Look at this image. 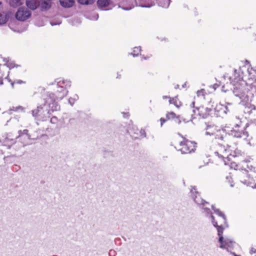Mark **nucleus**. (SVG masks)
Listing matches in <instances>:
<instances>
[{
  "label": "nucleus",
  "instance_id": "obj_1",
  "mask_svg": "<svg viewBox=\"0 0 256 256\" xmlns=\"http://www.w3.org/2000/svg\"><path fill=\"white\" fill-rule=\"evenodd\" d=\"M44 103L38 106L32 110V116L36 120L46 121L50 117L51 112L60 110V106L55 102L54 93L47 92L43 96Z\"/></svg>",
  "mask_w": 256,
  "mask_h": 256
},
{
  "label": "nucleus",
  "instance_id": "obj_2",
  "mask_svg": "<svg viewBox=\"0 0 256 256\" xmlns=\"http://www.w3.org/2000/svg\"><path fill=\"white\" fill-rule=\"evenodd\" d=\"M212 220V223L213 226L216 228L218 230V234L219 236L218 242L220 244V248H226L228 250L229 249H232L233 248V244L234 242L232 240H230L228 238L224 239L222 236V234L224 232V228H223L222 225L218 226L217 222L215 221L214 218L212 216V214L209 215V216Z\"/></svg>",
  "mask_w": 256,
  "mask_h": 256
},
{
  "label": "nucleus",
  "instance_id": "obj_3",
  "mask_svg": "<svg viewBox=\"0 0 256 256\" xmlns=\"http://www.w3.org/2000/svg\"><path fill=\"white\" fill-rule=\"evenodd\" d=\"M248 126V124L246 123L244 126L238 118L236 117V122L231 130L229 132V134L236 138H246L248 136V132L246 130Z\"/></svg>",
  "mask_w": 256,
  "mask_h": 256
},
{
  "label": "nucleus",
  "instance_id": "obj_4",
  "mask_svg": "<svg viewBox=\"0 0 256 256\" xmlns=\"http://www.w3.org/2000/svg\"><path fill=\"white\" fill-rule=\"evenodd\" d=\"M30 17H10V28L15 32H22L26 29L28 24L25 22Z\"/></svg>",
  "mask_w": 256,
  "mask_h": 256
},
{
  "label": "nucleus",
  "instance_id": "obj_5",
  "mask_svg": "<svg viewBox=\"0 0 256 256\" xmlns=\"http://www.w3.org/2000/svg\"><path fill=\"white\" fill-rule=\"evenodd\" d=\"M190 192L192 198L194 202L202 210V212L206 216H208L212 213L210 209L206 206L207 205H209V203L200 196V195L198 192L196 190V187L195 186H192L190 190Z\"/></svg>",
  "mask_w": 256,
  "mask_h": 256
},
{
  "label": "nucleus",
  "instance_id": "obj_6",
  "mask_svg": "<svg viewBox=\"0 0 256 256\" xmlns=\"http://www.w3.org/2000/svg\"><path fill=\"white\" fill-rule=\"evenodd\" d=\"M55 82H56L58 90L56 94H54L55 97V102H56V100H62L67 95L68 91L66 89L70 86L71 82L70 80H64L60 78L56 79Z\"/></svg>",
  "mask_w": 256,
  "mask_h": 256
},
{
  "label": "nucleus",
  "instance_id": "obj_7",
  "mask_svg": "<svg viewBox=\"0 0 256 256\" xmlns=\"http://www.w3.org/2000/svg\"><path fill=\"white\" fill-rule=\"evenodd\" d=\"M232 92L234 95L240 100H244L247 98L246 92H248L246 84L243 83H236L234 84Z\"/></svg>",
  "mask_w": 256,
  "mask_h": 256
},
{
  "label": "nucleus",
  "instance_id": "obj_8",
  "mask_svg": "<svg viewBox=\"0 0 256 256\" xmlns=\"http://www.w3.org/2000/svg\"><path fill=\"white\" fill-rule=\"evenodd\" d=\"M196 144L195 142L184 138L183 141L180 142L181 148L177 150L182 154H190L194 151Z\"/></svg>",
  "mask_w": 256,
  "mask_h": 256
},
{
  "label": "nucleus",
  "instance_id": "obj_9",
  "mask_svg": "<svg viewBox=\"0 0 256 256\" xmlns=\"http://www.w3.org/2000/svg\"><path fill=\"white\" fill-rule=\"evenodd\" d=\"M212 110L208 108H204L200 106L192 110V112L194 115L200 116L203 118H206L210 114Z\"/></svg>",
  "mask_w": 256,
  "mask_h": 256
},
{
  "label": "nucleus",
  "instance_id": "obj_10",
  "mask_svg": "<svg viewBox=\"0 0 256 256\" xmlns=\"http://www.w3.org/2000/svg\"><path fill=\"white\" fill-rule=\"evenodd\" d=\"M52 2L50 0H40L38 6L42 12L47 11L52 7Z\"/></svg>",
  "mask_w": 256,
  "mask_h": 256
},
{
  "label": "nucleus",
  "instance_id": "obj_11",
  "mask_svg": "<svg viewBox=\"0 0 256 256\" xmlns=\"http://www.w3.org/2000/svg\"><path fill=\"white\" fill-rule=\"evenodd\" d=\"M226 108L225 107V105L222 104H217L214 109V114L217 116L222 117L226 114Z\"/></svg>",
  "mask_w": 256,
  "mask_h": 256
},
{
  "label": "nucleus",
  "instance_id": "obj_12",
  "mask_svg": "<svg viewBox=\"0 0 256 256\" xmlns=\"http://www.w3.org/2000/svg\"><path fill=\"white\" fill-rule=\"evenodd\" d=\"M3 137L4 138L2 139L0 141L3 142L4 145L8 146V149L10 148L11 145L16 142V138H11V136L10 134H6Z\"/></svg>",
  "mask_w": 256,
  "mask_h": 256
},
{
  "label": "nucleus",
  "instance_id": "obj_13",
  "mask_svg": "<svg viewBox=\"0 0 256 256\" xmlns=\"http://www.w3.org/2000/svg\"><path fill=\"white\" fill-rule=\"evenodd\" d=\"M244 112L250 118L256 116V107L254 105L250 104V106H246L244 110Z\"/></svg>",
  "mask_w": 256,
  "mask_h": 256
},
{
  "label": "nucleus",
  "instance_id": "obj_14",
  "mask_svg": "<svg viewBox=\"0 0 256 256\" xmlns=\"http://www.w3.org/2000/svg\"><path fill=\"white\" fill-rule=\"evenodd\" d=\"M110 2V0H98L97 4L100 10H109L108 6Z\"/></svg>",
  "mask_w": 256,
  "mask_h": 256
},
{
  "label": "nucleus",
  "instance_id": "obj_15",
  "mask_svg": "<svg viewBox=\"0 0 256 256\" xmlns=\"http://www.w3.org/2000/svg\"><path fill=\"white\" fill-rule=\"evenodd\" d=\"M218 129V127L214 124H206L205 128L206 134L207 136H213Z\"/></svg>",
  "mask_w": 256,
  "mask_h": 256
},
{
  "label": "nucleus",
  "instance_id": "obj_16",
  "mask_svg": "<svg viewBox=\"0 0 256 256\" xmlns=\"http://www.w3.org/2000/svg\"><path fill=\"white\" fill-rule=\"evenodd\" d=\"M247 180H241L240 181L242 183L248 186H250L253 188H256V180L252 177L250 176V174L247 176Z\"/></svg>",
  "mask_w": 256,
  "mask_h": 256
},
{
  "label": "nucleus",
  "instance_id": "obj_17",
  "mask_svg": "<svg viewBox=\"0 0 256 256\" xmlns=\"http://www.w3.org/2000/svg\"><path fill=\"white\" fill-rule=\"evenodd\" d=\"M31 12L28 8L22 6L20 7L14 16H31Z\"/></svg>",
  "mask_w": 256,
  "mask_h": 256
},
{
  "label": "nucleus",
  "instance_id": "obj_18",
  "mask_svg": "<svg viewBox=\"0 0 256 256\" xmlns=\"http://www.w3.org/2000/svg\"><path fill=\"white\" fill-rule=\"evenodd\" d=\"M59 2L62 8H70L74 5L76 0H59Z\"/></svg>",
  "mask_w": 256,
  "mask_h": 256
},
{
  "label": "nucleus",
  "instance_id": "obj_19",
  "mask_svg": "<svg viewBox=\"0 0 256 256\" xmlns=\"http://www.w3.org/2000/svg\"><path fill=\"white\" fill-rule=\"evenodd\" d=\"M248 78L252 82H256V66L248 69Z\"/></svg>",
  "mask_w": 256,
  "mask_h": 256
},
{
  "label": "nucleus",
  "instance_id": "obj_20",
  "mask_svg": "<svg viewBox=\"0 0 256 256\" xmlns=\"http://www.w3.org/2000/svg\"><path fill=\"white\" fill-rule=\"evenodd\" d=\"M242 78L238 72L236 70H234V74L233 77H230V82L233 84L236 83H240V82L242 80Z\"/></svg>",
  "mask_w": 256,
  "mask_h": 256
},
{
  "label": "nucleus",
  "instance_id": "obj_21",
  "mask_svg": "<svg viewBox=\"0 0 256 256\" xmlns=\"http://www.w3.org/2000/svg\"><path fill=\"white\" fill-rule=\"evenodd\" d=\"M243 155H244V153L243 152L238 149H236L234 150L232 154H230V156H227L226 159L228 160H230L231 156L234 157V158H241V157L243 156Z\"/></svg>",
  "mask_w": 256,
  "mask_h": 256
},
{
  "label": "nucleus",
  "instance_id": "obj_22",
  "mask_svg": "<svg viewBox=\"0 0 256 256\" xmlns=\"http://www.w3.org/2000/svg\"><path fill=\"white\" fill-rule=\"evenodd\" d=\"M39 0H26L27 7L31 10H35L38 7Z\"/></svg>",
  "mask_w": 256,
  "mask_h": 256
},
{
  "label": "nucleus",
  "instance_id": "obj_23",
  "mask_svg": "<svg viewBox=\"0 0 256 256\" xmlns=\"http://www.w3.org/2000/svg\"><path fill=\"white\" fill-rule=\"evenodd\" d=\"M68 18L67 20L68 23L72 26H77L82 22V20L79 17H65Z\"/></svg>",
  "mask_w": 256,
  "mask_h": 256
},
{
  "label": "nucleus",
  "instance_id": "obj_24",
  "mask_svg": "<svg viewBox=\"0 0 256 256\" xmlns=\"http://www.w3.org/2000/svg\"><path fill=\"white\" fill-rule=\"evenodd\" d=\"M47 20L50 22L52 26L59 25L62 22V20L58 17H45Z\"/></svg>",
  "mask_w": 256,
  "mask_h": 256
},
{
  "label": "nucleus",
  "instance_id": "obj_25",
  "mask_svg": "<svg viewBox=\"0 0 256 256\" xmlns=\"http://www.w3.org/2000/svg\"><path fill=\"white\" fill-rule=\"evenodd\" d=\"M4 61L6 62L4 65H6L7 67H8L10 69H12L14 67H18L20 66L18 64H16L14 61H10L9 60V58H4Z\"/></svg>",
  "mask_w": 256,
  "mask_h": 256
},
{
  "label": "nucleus",
  "instance_id": "obj_26",
  "mask_svg": "<svg viewBox=\"0 0 256 256\" xmlns=\"http://www.w3.org/2000/svg\"><path fill=\"white\" fill-rule=\"evenodd\" d=\"M211 206L214 212L218 216L222 217L223 218L224 223L226 224V218L224 213L221 212L219 209L215 208L214 205H212Z\"/></svg>",
  "mask_w": 256,
  "mask_h": 256
},
{
  "label": "nucleus",
  "instance_id": "obj_27",
  "mask_svg": "<svg viewBox=\"0 0 256 256\" xmlns=\"http://www.w3.org/2000/svg\"><path fill=\"white\" fill-rule=\"evenodd\" d=\"M44 17H34V24L38 26H42L45 24V22L43 20Z\"/></svg>",
  "mask_w": 256,
  "mask_h": 256
},
{
  "label": "nucleus",
  "instance_id": "obj_28",
  "mask_svg": "<svg viewBox=\"0 0 256 256\" xmlns=\"http://www.w3.org/2000/svg\"><path fill=\"white\" fill-rule=\"evenodd\" d=\"M170 0H158V4L162 8H167L170 5Z\"/></svg>",
  "mask_w": 256,
  "mask_h": 256
},
{
  "label": "nucleus",
  "instance_id": "obj_29",
  "mask_svg": "<svg viewBox=\"0 0 256 256\" xmlns=\"http://www.w3.org/2000/svg\"><path fill=\"white\" fill-rule=\"evenodd\" d=\"M213 136H214V138L216 140H224V134H222V132L220 129H218L216 132H215V134H214Z\"/></svg>",
  "mask_w": 256,
  "mask_h": 256
},
{
  "label": "nucleus",
  "instance_id": "obj_30",
  "mask_svg": "<svg viewBox=\"0 0 256 256\" xmlns=\"http://www.w3.org/2000/svg\"><path fill=\"white\" fill-rule=\"evenodd\" d=\"M78 3L82 5H90L93 4L95 0H77Z\"/></svg>",
  "mask_w": 256,
  "mask_h": 256
},
{
  "label": "nucleus",
  "instance_id": "obj_31",
  "mask_svg": "<svg viewBox=\"0 0 256 256\" xmlns=\"http://www.w3.org/2000/svg\"><path fill=\"white\" fill-rule=\"evenodd\" d=\"M10 5L13 7H16L21 4L20 0H10Z\"/></svg>",
  "mask_w": 256,
  "mask_h": 256
},
{
  "label": "nucleus",
  "instance_id": "obj_32",
  "mask_svg": "<svg viewBox=\"0 0 256 256\" xmlns=\"http://www.w3.org/2000/svg\"><path fill=\"white\" fill-rule=\"evenodd\" d=\"M141 51V48L140 46L138 47H135L133 50V52L131 53V54H132L134 57L137 56L139 53Z\"/></svg>",
  "mask_w": 256,
  "mask_h": 256
},
{
  "label": "nucleus",
  "instance_id": "obj_33",
  "mask_svg": "<svg viewBox=\"0 0 256 256\" xmlns=\"http://www.w3.org/2000/svg\"><path fill=\"white\" fill-rule=\"evenodd\" d=\"M28 130L26 129V130H19L18 131V134H19V135L18 136L16 137V138H18V137L22 136V134H26L28 136V138L30 139V136L28 134Z\"/></svg>",
  "mask_w": 256,
  "mask_h": 256
},
{
  "label": "nucleus",
  "instance_id": "obj_34",
  "mask_svg": "<svg viewBox=\"0 0 256 256\" xmlns=\"http://www.w3.org/2000/svg\"><path fill=\"white\" fill-rule=\"evenodd\" d=\"M176 116V114L174 112H168L166 114V118L167 120L174 119Z\"/></svg>",
  "mask_w": 256,
  "mask_h": 256
},
{
  "label": "nucleus",
  "instance_id": "obj_35",
  "mask_svg": "<svg viewBox=\"0 0 256 256\" xmlns=\"http://www.w3.org/2000/svg\"><path fill=\"white\" fill-rule=\"evenodd\" d=\"M10 17H0V26L6 24L7 22H10Z\"/></svg>",
  "mask_w": 256,
  "mask_h": 256
},
{
  "label": "nucleus",
  "instance_id": "obj_36",
  "mask_svg": "<svg viewBox=\"0 0 256 256\" xmlns=\"http://www.w3.org/2000/svg\"><path fill=\"white\" fill-rule=\"evenodd\" d=\"M226 110V114L228 112H230L232 109V103L228 102L226 103V105L225 106Z\"/></svg>",
  "mask_w": 256,
  "mask_h": 256
},
{
  "label": "nucleus",
  "instance_id": "obj_37",
  "mask_svg": "<svg viewBox=\"0 0 256 256\" xmlns=\"http://www.w3.org/2000/svg\"><path fill=\"white\" fill-rule=\"evenodd\" d=\"M169 102L170 104H174L177 108L180 107V106L178 104V100L174 98H170Z\"/></svg>",
  "mask_w": 256,
  "mask_h": 256
},
{
  "label": "nucleus",
  "instance_id": "obj_38",
  "mask_svg": "<svg viewBox=\"0 0 256 256\" xmlns=\"http://www.w3.org/2000/svg\"><path fill=\"white\" fill-rule=\"evenodd\" d=\"M78 95L76 94L74 96V98H70L68 99V102L72 106L74 104V103L75 101H76L77 100H78Z\"/></svg>",
  "mask_w": 256,
  "mask_h": 256
},
{
  "label": "nucleus",
  "instance_id": "obj_39",
  "mask_svg": "<svg viewBox=\"0 0 256 256\" xmlns=\"http://www.w3.org/2000/svg\"><path fill=\"white\" fill-rule=\"evenodd\" d=\"M214 154L216 156H218V158H222L226 164H227L226 161L224 160V158H226L224 156L220 154L218 152H215Z\"/></svg>",
  "mask_w": 256,
  "mask_h": 256
},
{
  "label": "nucleus",
  "instance_id": "obj_40",
  "mask_svg": "<svg viewBox=\"0 0 256 256\" xmlns=\"http://www.w3.org/2000/svg\"><path fill=\"white\" fill-rule=\"evenodd\" d=\"M14 83H16V84H23V83H24V82L22 80H16V82H11V85L12 86V88H14Z\"/></svg>",
  "mask_w": 256,
  "mask_h": 256
},
{
  "label": "nucleus",
  "instance_id": "obj_41",
  "mask_svg": "<svg viewBox=\"0 0 256 256\" xmlns=\"http://www.w3.org/2000/svg\"><path fill=\"white\" fill-rule=\"evenodd\" d=\"M226 178L228 180V183L230 184V186L231 187H233L234 186V184L232 183V182L231 180H232L231 177L229 176H227L226 177Z\"/></svg>",
  "mask_w": 256,
  "mask_h": 256
},
{
  "label": "nucleus",
  "instance_id": "obj_42",
  "mask_svg": "<svg viewBox=\"0 0 256 256\" xmlns=\"http://www.w3.org/2000/svg\"><path fill=\"white\" fill-rule=\"evenodd\" d=\"M174 122L178 124H180L181 123L180 116H176V118H174Z\"/></svg>",
  "mask_w": 256,
  "mask_h": 256
},
{
  "label": "nucleus",
  "instance_id": "obj_43",
  "mask_svg": "<svg viewBox=\"0 0 256 256\" xmlns=\"http://www.w3.org/2000/svg\"><path fill=\"white\" fill-rule=\"evenodd\" d=\"M90 20L96 21L98 20V17H86Z\"/></svg>",
  "mask_w": 256,
  "mask_h": 256
},
{
  "label": "nucleus",
  "instance_id": "obj_44",
  "mask_svg": "<svg viewBox=\"0 0 256 256\" xmlns=\"http://www.w3.org/2000/svg\"><path fill=\"white\" fill-rule=\"evenodd\" d=\"M56 121H57V118L56 116H53L50 119V122L52 123H54V124L56 123Z\"/></svg>",
  "mask_w": 256,
  "mask_h": 256
},
{
  "label": "nucleus",
  "instance_id": "obj_45",
  "mask_svg": "<svg viewBox=\"0 0 256 256\" xmlns=\"http://www.w3.org/2000/svg\"><path fill=\"white\" fill-rule=\"evenodd\" d=\"M140 133L141 136H142L143 137L146 136V133L144 130H141L140 131Z\"/></svg>",
  "mask_w": 256,
  "mask_h": 256
},
{
  "label": "nucleus",
  "instance_id": "obj_46",
  "mask_svg": "<svg viewBox=\"0 0 256 256\" xmlns=\"http://www.w3.org/2000/svg\"><path fill=\"white\" fill-rule=\"evenodd\" d=\"M167 120V119H164V118H161L160 119V124H161V126H162V124L166 122V120Z\"/></svg>",
  "mask_w": 256,
  "mask_h": 256
},
{
  "label": "nucleus",
  "instance_id": "obj_47",
  "mask_svg": "<svg viewBox=\"0 0 256 256\" xmlns=\"http://www.w3.org/2000/svg\"><path fill=\"white\" fill-rule=\"evenodd\" d=\"M115 252H116L114 250H110V252H109L110 256H111L112 255H113L112 256H114Z\"/></svg>",
  "mask_w": 256,
  "mask_h": 256
},
{
  "label": "nucleus",
  "instance_id": "obj_48",
  "mask_svg": "<svg viewBox=\"0 0 256 256\" xmlns=\"http://www.w3.org/2000/svg\"><path fill=\"white\" fill-rule=\"evenodd\" d=\"M256 252V250L254 248H252L250 250V254H252Z\"/></svg>",
  "mask_w": 256,
  "mask_h": 256
},
{
  "label": "nucleus",
  "instance_id": "obj_49",
  "mask_svg": "<svg viewBox=\"0 0 256 256\" xmlns=\"http://www.w3.org/2000/svg\"><path fill=\"white\" fill-rule=\"evenodd\" d=\"M220 86V84H215L213 86V88L214 90H216Z\"/></svg>",
  "mask_w": 256,
  "mask_h": 256
},
{
  "label": "nucleus",
  "instance_id": "obj_50",
  "mask_svg": "<svg viewBox=\"0 0 256 256\" xmlns=\"http://www.w3.org/2000/svg\"><path fill=\"white\" fill-rule=\"evenodd\" d=\"M252 89L256 93V84L252 86Z\"/></svg>",
  "mask_w": 256,
  "mask_h": 256
},
{
  "label": "nucleus",
  "instance_id": "obj_51",
  "mask_svg": "<svg viewBox=\"0 0 256 256\" xmlns=\"http://www.w3.org/2000/svg\"><path fill=\"white\" fill-rule=\"evenodd\" d=\"M122 114L124 115V118H127L129 116L128 112H122Z\"/></svg>",
  "mask_w": 256,
  "mask_h": 256
},
{
  "label": "nucleus",
  "instance_id": "obj_52",
  "mask_svg": "<svg viewBox=\"0 0 256 256\" xmlns=\"http://www.w3.org/2000/svg\"><path fill=\"white\" fill-rule=\"evenodd\" d=\"M194 102H192L190 104V106L191 108H194Z\"/></svg>",
  "mask_w": 256,
  "mask_h": 256
},
{
  "label": "nucleus",
  "instance_id": "obj_53",
  "mask_svg": "<svg viewBox=\"0 0 256 256\" xmlns=\"http://www.w3.org/2000/svg\"><path fill=\"white\" fill-rule=\"evenodd\" d=\"M162 98H163L164 99L169 98V100H170V98H170V96H162Z\"/></svg>",
  "mask_w": 256,
  "mask_h": 256
},
{
  "label": "nucleus",
  "instance_id": "obj_54",
  "mask_svg": "<svg viewBox=\"0 0 256 256\" xmlns=\"http://www.w3.org/2000/svg\"><path fill=\"white\" fill-rule=\"evenodd\" d=\"M3 84L2 78H0V84Z\"/></svg>",
  "mask_w": 256,
  "mask_h": 256
},
{
  "label": "nucleus",
  "instance_id": "obj_55",
  "mask_svg": "<svg viewBox=\"0 0 256 256\" xmlns=\"http://www.w3.org/2000/svg\"><path fill=\"white\" fill-rule=\"evenodd\" d=\"M18 109L23 110L24 108H22V106H18V107L16 108V110H17Z\"/></svg>",
  "mask_w": 256,
  "mask_h": 256
},
{
  "label": "nucleus",
  "instance_id": "obj_56",
  "mask_svg": "<svg viewBox=\"0 0 256 256\" xmlns=\"http://www.w3.org/2000/svg\"><path fill=\"white\" fill-rule=\"evenodd\" d=\"M148 58H149V57H145V56H142V59H144V60H146V59H148Z\"/></svg>",
  "mask_w": 256,
  "mask_h": 256
},
{
  "label": "nucleus",
  "instance_id": "obj_57",
  "mask_svg": "<svg viewBox=\"0 0 256 256\" xmlns=\"http://www.w3.org/2000/svg\"><path fill=\"white\" fill-rule=\"evenodd\" d=\"M234 256H240V255H237L234 252H232V253Z\"/></svg>",
  "mask_w": 256,
  "mask_h": 256
},
{
  "label": "nucleus",
  "instance_id": "obj_58",
  "mask_svg": "<svg viewBox=\"0 0 256 256\" xmlns=\"http://www.w3.org/2000/svg\"><path fill=\"white\" fill-rule=\"evenodd\" d=\"M222 91L226 92V91L224 90V86H222Z\"/></svg>",
  "mask_w": 256,
  "mask_h": 256
},
{
  "label": "nucleus",
  "instance_id": "obj_59",
  "mask_svg": "<svg viewBox=\"0 0 256 256\" xmlns=\"http://www.w3.org/2000/svg\"><path fill=\"white\" fill-rule=\"evenodd\" d=\"M6 79H8V80L10 82H12V80H10V78H8V77H6Z\"/></svg>",
  "mask_w": 256,
  "mask_h": 256
},
{
  "label": "nucleus",
  "instance_id": "obj_60",
  "mask_svg": "<svg viewBox=\"0 0 256 256\" xmlns=\"http://www.w3.org/2000/svg\"><path fill=\"white\" fill-rule=\"evenodd\" d=\"M254 172H256V167L254 168Z\"/></svg>",
  "mask_w": 256,
  "mask_h": 256
},
{
  "label": "nucleus",
  "instance_id": "obj_61",
  "mask_svg": "<svg viewBox=\"0 0 256 256\" xmlns=\"http://www.w3.org/2000/svg\"><path fill=\"white\" fill-rule=\"evenodd\" d=\"M0 16H3L1 13H0Z\"/></svg>",
  "mask_w": 256,
  "mask_h": 256
},
{
  "label": "nucleus",
  "instance_id": "obj_62",
  "mask_svg": "<svg viewBox=\"0 0 256 256\" xmlns=\"http://www.w3.org/2000/svg\"><path fill=\"white\" fill-rule=\"evenodd\" d=\"M178 87V85H177V86H176V88Z\"/></svg>",
  "mask_w": 256,
  "mask_h": 256
},
{
  "label": "nucleus",
  "instance_id": "obj_63",
  "mask_svg": "<svg viewBox=\"0 0 256 256\" xmlns=\"http://www.w3.org/2000/svg\"><path fill=\"white\" fill-rule=\"evenodd\" d=\"M240 160H242V161H243V160H242V159H241V158H240Z\"/></svg>",
  "mask_w": 256,
  "mask_h": 256
},
{
  "label": "nucleus",
  "instance_id": "obj_64",
  "mask_svg": "<svg viewBox=\"0 0 256 256\" xmlns=\"http://www.w3.org/2000/svg\"><path fill=\"white\" fill-rule=\"evenodd\" d=\"M255 39L256 40V38Z\"/></svg>",
  "mask_w": 256,
  "mask_h": 256
}]
</instances>
